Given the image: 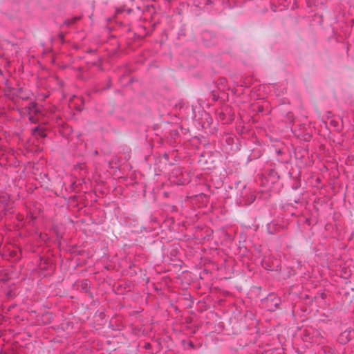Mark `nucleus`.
I'll return each instance as SVG.
<instances>
[{
	"label": "nucleus",
	"mask_w": 354,
	"mask_h": 354,
	"mask_svg": "<svg viewBox=\"0 0 354 354\" xmlns=\"http://www.w3.org/2000/svg\"><path fill=\"white\" fill-rule=\"evenodd\" d=\"M32 134L34 136H39L41 138H44L46 136L44 130L41 129L39 127H36L32 129Z\"/></svg>",
	"instance_id": "nucleus-3"
},
{
	"label": "nucleus",
	"mask_w": 354,
	"mask_h": 354,
	"mask_svg": "<svg viewBox=\"0 0 354 354\" xmlns=\"http://www.w3.org/2000/svg\"><path fill=\"white\" fill-rule=\"evenodd\" d=\"M77 19H78V17H73L70 19H66L64 21V24L66 25L67 26H69L73 24L74 23H75Z\"/></svg>",
	"instance_id": "nucleus-4"
},
{
	"label": "nucleus",
	"mask_w": 354,
	"mask_h": 354,
	"mask_svg": "<svg viewBox=\"0 0 354 354\" xmlns=\"http://www.w3.org/2000/svg\"><path fill=\"white\" fill-rule=\"evenodd\" d=\"M348 334L346 331H344V333H342L339 337L338 341L341 344H346L347 343L350 339L348 338Z\"/></svg>",
	"instance_id": "nucleus-2"
},
{
	"label": "nucleus",
	"mask_w": 354,
	"mask_h": 354,
	"mask_svg": "<svg viewBox=\"0 0 354 354\" xmlns=\"http://www.w3.org/2000/svg\"><path fill=\"white\" fill-rule=\"evenodd\" d=\"M254 199H255V198L253 197V196H252V199H251V201L249 203V204L251 203L252 202H253L254 201Z\"/></svg>",
	"instance_id": "nucleus-6"
},
{
	"label": "nucleus",
	"mask_w": 354,
	"mask_h": 354,
	"mask_svg": "<svg viewBox=\"0 0 354 354\" xmlns=\"http://www.w3.org/2000/svg\"><path fill=\"white\" fill-rule=\"evenodd\" d=\"M26 109L28 110V114L30 115L29 120L31 122H35L34 116L32 115V113L36 114L38 112V109L37 108V104L35 102H30V103H29V104L28 105Z\"/></svg>",
	"instance_id": "nucleus-1"
},
{
	"label": "nucleus",
	"mask_w": 354,
	"mask_h": 354,
	"mask_svg": "<svg viewBox=\"0 0 354 354\" xmlns=\"http://www.w3.org/2000/svg\"><path fill=\"white\" fill-rule=\"evenodd\" d=\"M145 347L146 348H149L150 347V344H149V343L145 344Z\"/></svg>",
	"instance_id": "nucleus-5"
}]
</instances>
